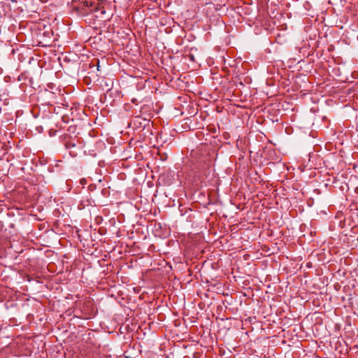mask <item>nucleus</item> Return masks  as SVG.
I'll return each instance as SVG.
<instances>
[{
  "label": "nucleus",
  "instance_id": "obj_3",
  "mask_svg": "<svg viewBox=\"0 0 358 358\" xmlns=\"http://www.w3.org/2000/svg\"><path fill=\"white\" fill-rule=\"evenodd\" d=\"M355 192H358V189H356V190H355Z\"/></svg>",
  "mask_w": 358,
  "mask_h": 358
},
{
  "label": "nucleus",
  "instance_id": "obj_1",
  "mask_svg": "<svg viewBox=\"0 0 358 358\" xmlns=\"http://www.w3.org/2000/svg\"><path fill=\"white\" fill-rule=\"evenodd\" d=\"M83 3L86 7L92 6V2L91 1H83Z\"/></svg>",
  "mask_w": 358,
  "mask_h": 358
},
{
  "label": "nucleus",
  "instance_id": "obj_4",
  "mask_svg": "<svg viewBox=\"0 0 358 358\" xmlns=\"http://www.w3.org/2000/svg\"><path fill=\"white\" fill-rule=\"evenodd\" d=\"M355 192H358V189H356V190H355Z\"/></svg>",
  "mask_w": 358,
  "mask_h": 358
},
{
  "label": "nucleus",
  "instance_id": "obj_2",
  "mask_svg": "<svg viewBox=\"0 0 358 358\" xmlns=\"http://www.w3.org/2000/svg\"><path fill=\"white\" fill-rule=\"evenodd\" d=\"M75 145H75L74 143H71V142H67V143H66V147L67 148H70L75 147Z\"/></svg>",
  "mask_w": 358,
  "mask_h": 358
}]
</instances>
